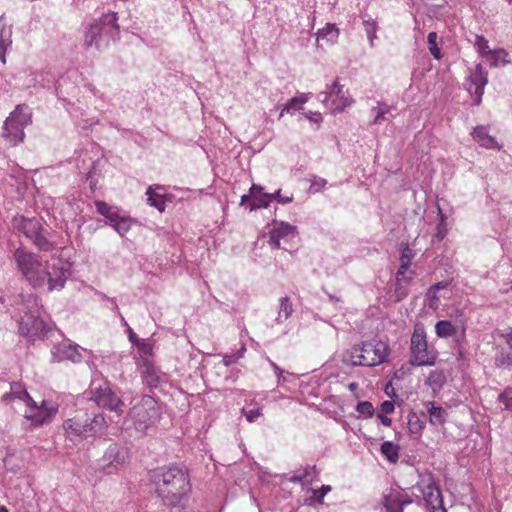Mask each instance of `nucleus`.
Instances as JSON below:
<instances>
[{
  "mask_svg": "<svg viewBox=\"0 0 512 512\" xmlns=\"http://www.w3.org/2000/svg\"><path fill=\"white\" fill-rule=\"evenodd\" d=\"M245 352H246V346H245V344H242L241 347L237 351H235L233 354H234L236 360L238 361L239 359L244 357Z\"/></svg>",
  "mask_w": 512,
  "mask_h": 512,
  "instance_id": "59",
  "label": "nucleus"
},
{
  "mask_svg": "<svg viewBox=\"0 0 512 512\" xmlns=\"http://www.w3.org/2000/svg\"><path fill=\"white\" fill-rule=\"evenodd\" d=\"M363 26H364V30H365L367 39L369 41V44L371 47H373L374 41L377 38V35H376L377 29H378L377 23L374 19H372L371 17H368L367 19L366 18L363 19Z\"/></svg>",
  "mask_w": 512,
  "mask_h": 512,
  "instance_id": "41",
  "label": "nucleus"
},
{
  "mask_svg": "<svg viewBox=\"0 0 512 512\" xmlns=\"http://www.w3.org/2000/svg\"><path fill=\"white\" fill-rule=\"evenodd\" d=\"M437 294H438V291H436V289L433 288L432 286L428 289V291L426 293V298L430 302L429 303L430 306L438 303L439 297Z\"/></svg>",
  "mask_w": 512,
  "mask_h": 512,
  "instance_id": "52",
  "label": "nucleus"
},
{
  "mask_svg": "<svg viewBox=\"0 0 512 512\" xmlns=\"http://www.w3.org/2000/svg\"><path fill=\"white\" fill-rule=\"evenodd\" d=\"M249 193H250L252 199H254L255 197L261 195V193H264L263 187L258 184H253L249 190Z\"/></svg>",
  "mask_w": 512,
  "mask_h": 512,
  "instance_id": "56",
  "label": "nucleus"
},
{
  "mask_svg": "<svg viewBox=\"0 0 512 512\" xmlns=\"http://www.w3.org/2000/svg\"><path fill=\"white\" fill-rule=\"evenodd\" d=\"M119 33L117 13L109 11L85 27L84 46L101 49L106 47L110 41L118 39Z\"/></svg>",
  "mask_w": 512,
  "mask_h": 512,
  "instance_id": "5",
  "label": "nucleus"
},
{
  "mask_svg": "<svg viewBox=\"0 0 512 512\" xmlns=\"http://www.w3.org/2000/svg\"><path fill=\"white\" fill-rule=\"evenodd\" d=\"M377 417L379 418V420L381 421V423L384 425V426H390L391 423H392V420L388 417L387 414H382V413H378L377 414Z\"/></svg>",
  "mask_w": 512,
  "mask_h": 512,
  "instance_id": "58",
  "label": "nucleus"
},
{
  "mask_svg": "<svg viewBox=\"0 0 512 512\" xmlns=\"http://www.w3.org/2000/svg\"><path fill=\"white\" fill-rule=\"evenodd\" d=\"M380 451L390 463H396L399 459V446L391 441L383 442Z\"/></svg>",
  "mask_w": 512,
  "mask_h": 512,
  "instance_id": "38",
  "label": "nucleus"
},
{
  "mask_svg": "<svg viewBox=\"0 0 512 512\" xmlns=\"http://www.w3.org/2000/svg\"><path fill=\"white\" fill-rule=\"evenodd\" d=\"M272 202L270 193H261V195L255 197L250 204V211L257 210L259 208H267Z\"/></svg>",
  "mask_w": 512,
  "mask_h": 512,
  "instance_id": "43",
  "label": "nucleus"
},
{
  "mask_svg": "<svg viewBox=\"0 0 512 512\" xmlns=\"http://www.w3.org/2000/svg\"><path fill=\"white\" fill-rule=\"evenodd\" d=\"M87 438L88 437H101L106 434L108 424L102 414H96L92 418L84 420Z\"/></svg>",
  "mask_w": 512,
  "mask_h": 512,
  "instance_id": "25",
  "label": "nucleus"
},
{
  "mask_svg": "<svg viewBox=\"0 0 512 512\" xmlns=\"http://www.w3.org/2000/svg\"><path fill=\"white\" fill-rule=\"evenodd\" d=\"M117 315H118V317L120 318L121 323H122V325H123V326H125V327H127V328H128V327H130V326L128 325V323L126 322L125 318L123 317V315L121 314V312H120V311H118V314H117Z\"/></svg>",
  "mask_w": 512,
  "mask_h": 512,
  "instance_id": "64",
  "label": "nucleus"
},
{
  "mask_svg": "<svg viewBox=\"0 0 512 512\" xmlns=\"http://www.w3.org/2000/svg\"><path fill=\"white\" fill-rule=\"evenodd\" d=\"M408 429L411 434L418 435L422 432L425 424L415 412H410L407 416Z\"/></svg>",
  "mask_w": 512,
  "mask_h": 512,
  "instance_id": "40",
  "label": "nucleus"
},
{
  "mask_svg": "<svg viewBox=\"0 0 512 512\" xmlns=\"http://www.w3.org/2000/svg\"><path fill=\"white\" fill-rule=\"evenodd\" d=\"M416 488L422 493L427 506L432 512H446L442 494L432 476H427L417 483Z\"/></svg>",
  "mask_w": 512,
  "mask_h": 512,
  "instance_id": "13",
  "label": "nucleus"
},
{
  "mask_svg": "<svg viewBox=\"0 0 512 512\" xmlns=\"http://www.w3.org/2000/svg\"><path fill=\"white\" fill-rule=\"evenodd\" d=\"M139 351L143 355H152L153 353V345L147 340L144 343H141V347Z\"/></svg>",
  "mask_w": 512,
  "mask_h": 512,
  "instance_id": "54",
  "label": "nucleus"
},
{
  "mask_svg": "<svg viewBox=\"0 0 512 512\" xmlns=\"http://www.w3.org/2000/svg\"><path fill=\"white\" fill-rule=\"evenodd\" d=\"M356 411L364 418H371L374 415V407L369 401L359 402L356 406Z\"/></svg>",
  "mask_w": 512,
  "mask_h": 512,
  "instance_id": "47",
  "label": "nucleus"
},
{
  "mask_svg": "<svg viewBox=\"0 0 512 512\" xmlns=\"http://www.w3.org/2000/svg\"><path fill=\"white\" fill-rule=\"evenodd\" d=\"M157 496L171 507L182 505L191 492L190 477L186 469L176 465L154 469L150 475Z\"/></svg>",
  "mask_w": 512,
  "mask_h": 512,
  "instance_id": "2",
  "label": "nucleus"
},
{
  "mask_svg": "<svg viewBox=\"0 0 512 512\" xmlns=\"http://www.w3.org/2000/svg\"><path fill=\"white\" fill-rule=\"evenodd\" d=\"M27 407L29 410L26 411L25 418L35 427L49 423L58 412V405L48 400H43L40 406L34 401V405Z\"/></svg>",
  "mask_w": 512,
  "mask_h": 512,
  "instance_id": "14",
  "label": "nucleus"
},
{
  "mask_svg": "<svg viewBox=\"0 0 512 512\" xmlns=\"http://www.w3.org/2000/svg\"><path fill=\"white\" fill-rule=\"evenodd\" d=\"M272 201H277L280 204H288L293 201V194L282 195L281 189H278L274 193H270Z\"/></svg>",
  "mask_w": 512,
  "mask_h": 512,
  "instance_id": "49",
  "label": "nucleus"
},
{
  "mask_svg": "<svg viewBox=\"0 0 512 512\" xmlns=\"http://www.w3.org/2000/svg\"><path fill=\"white\" fill-rule=\"evenodd\" d=\"M12 45V28L0 17V59L5 63V54Z\"/></svg>",
  "mask_w": 512,
  "mask_h": 512,
  "instance_id": "29",
  "label": "nucleus"
},
{
  "mask_svg": "<svg viewBox=\"0 0 512 512\" xmlns=\"http://www.w3.org/2000/svg\"><path fill=\"white\" fill-rule=\"evenodd\" d=\"M473 46L476 49L480 57L484 58L490 53L492 49L489 47L488 40L483 35H476L473 42Z\"/></svg>",
  "mask_w": 512,
  "mask_h": 512,
  "instance_id": "42",
  "label": "nucleus"
},
{
  "mask_svg": "<svg viewBox=\"0 0 512 512\" xmlns=\"http://www.w3.org/2000/svg\"><path fill=\"white\" fill-rule=\"evenodd\" d=\"M95 207L96 211L105 217V224L111 226L120 236H124L135 223L133 218L121 213L118 207L104 201H96Z\"/></svg>",
  "mask_w": 512,
  "mask_h": 512,
  "instance_id": "9",
  "label": "nucleus"
},
{
  "mask_svg": "<svg viewBox=\"0 0 512 512\" xmlns=\"http://www.w3.org/2000/svg\"><path fill=\"white\" fill-rule=\"evenodd\" d=\"M86 349L75 343H61L51 349V359L53 362H62L69 360L73 363H79L83 360V353Z\"/></svg>",
  "mask_w": 512,
  "mask_h": 512,
  "instance_id": "19",
  "label": "nucleus"
},
{
  "mask_svg": "<svg viewBox=\"0 0 512 512\" xmlns=\"http://www.w3.org/2000/svg\"><path fill=\"white\" fill-rule=\"evenodd\" d=\"M310 93H302L299 96L289 99L283 106L279 113V118H282L285 113H294L300 111L302 106L309 100Z\"/></svg>",
  "mask_w": 512,
  "mask_h": 512,
  "instance_id": "32",
  "label": "nucleus"
},
{
  "mask_svg": "<svg viewBox=\"0 0 512 512\" xmlns=\"http://www.w3.org/2000/svg\"><path fill=\"white\" fill-rule=\"evenodd\" d=\"M412 499L394 489L384 494L381 500L382 512H403L405 506L412 503Z\"/></svg>",
  "mask_w": 512,
  "mask_h": 512,
  "instance_id": "20",
  "label": "nucleus"
},
{
  "mask_svg": "<svg viewBox=\"0 0 512 512\" xmlns=\"http://www.w3.org/2000/svg\"><path fill=\"white\" fill-rule=\"evenodd\" d=\"M297 227L284 221L274 220L268 232V243L274 249L281 248V241H288L297 236Z\"/></svg>",
  "mask_w": 512,
  "mask_h": 512,
  "instance_id": "18",
  "label": "nucleus"
},
{
  "mask_svg": "<svg viewBox=\"0 0 512 512\" xmlns=\"http://www.w3.org/2000/svg\"><path fill=\"white\" fill-rule=\"evenodd\" d=\"M293 304L288 296L281 297L279 300L278 315L275 319L277 324L284 323L293 313Z\"/></svg>",
  "mask_w": 512,
  "mask_h": 512,
  "instance_id": "35",
  "label": "nucleus"
},
{
  "mask_svg": "<svg viewBox=\"0 0 512 512\" xmlns=\"http://www.w3.org/2000/svg\"><path fill=\"white\" fill-rule=\"evenodd\" d=\"M63 428L66 437L74 443H80L87 438L86 432L84 431V421L77 417L67 419L63 423Z\"/></svg>",
  "mask_w": 512,
  "mask_h": 512,
  "instance_id": "23",
  "label": "nucleus"
},
{
  "mask_svg": "<svg viewBox=\"0 0 512 512\" xmlns=\"http://www.w3.org/2000/svg\"><path fill=\"white\" fill-rule=\"evenodd\" d=\"M499 335L504 339L511 353L505 351L503 348L499 349L495 354L494 363L498 368L512 371V327L500 330Z\"/></svg>",
  "mask_w": 512,
  "mask_h": 512,
  "instance_id": "22",
  "label": "nucleus"
},
{
  "mask_svg": "<svg viewBox=\"0 0 512 512\" xmlns=\"http://www.w3.org/2000/svg\"><path fill=\"white\" fill-rule=\"evenodd\" d=\"M394 409H395V407H394L393 402L386 400V401L381 403L380 410H379L378 413L389 415V414H392L394 412Z\"/></svg>",
  "mask_w": 512,
  "mask_h": 512,
  "instance_id": "53",
  "label": "nucleus"
},
{
  "mask_svg": "<svg viewBox=\"0 0 512 512\" xmlns=\"http://www.w3.org/2000/svg\"><path fill=\"white\" fill-rule=\"evenodd\" d=\"M16 399L23 401L26 405H34L33 398L28 394L26 388L18 382L11 384L10 392L4 394L2 397V400L6 403Z\"/></svg>",
  "mask_w": 512,
  "mask_h": 512,
  "instance_id": "28",
  "label": "nucleus"
},
{
  "mask_svg": "<svg viewBox=\"0 0 512 512\" xmlns=\"http://www.w3.org/2000/svg\"><path fill=\"white\" fill-rule=\"evenodd\" d=\"M438 214L440 217V221L436 227L435 237L437 238L438 241H441L444 239V237L447 233V229H446L445 215L443 214L440 207H438Z\"/></svg>",
  "mask_w": 512,
  "mask_h": 512,
  "instance_id": "48",
  "label": "nucleus"
},
{
  "mask_svg": "<svg viewBox=\"0 0 512 512\" xmlns=\"http://www.w3.org/2000/svg\"><path fill=\"white\" fill-rule=\"evenodd\" d=\"M391 110L392 106L388 105L385 102L378 101L376 106L372 107L370 110L371 115L373 116L371 125H380L383 122L387 121V115L390 114Z\"/></svg>",
  "mask_w": 512,
  "mask_h": 512,
  "instance_id": "34",
  "label": "nucleus"
},
{
  "mask_svg": "<svg viewBox=\"0 0 512 512\" xmlns=\"http://www.w3.org/2000/svg\"><path fill=\"white\" fill-rule=\"evenodd\" d=\"M467 321L463 317L450 320H439L435 324V333L439 338L454 337L456 343L461 344L466 337Z\"/></svg>",
  "mask_w": 512,
  "mask_h": 512,
  "instance_id": "15",
  "label": "nucleus"
},
{
  "mask_svg": "<svg viewBox=\"0 0 512 512\" xmlns=\"http://www.w3.org/2000/svg\"><path fill=\"white\" fill-rule=\"evenodd\" d=\"M331 491V486L329 485H322L320 489H311L310 492L312 494V497L310 501H314L316 503H323L324 497ZM312 502H310L311 504Z\"/></svg>",
  "mask_w": 512,
  "mask_h": 512,
  "instance_id": "46",
  "label": "nucleus"
},
{
  "mask_svg": "<svg viewBox=\"0 0 512 512\" xmlns=\"http://www.w3.org/2000/svg\"><path fill=\"white\" fill-rule=\"evenodd\" d=\"M90 394V399L99 407L117 413L118 417L122 414L124 403L108 383L104 382L97 386L93 383Z\"/></svg>",
  "mask_w": 512,
  "mask_h": 512,
  "instance_id": "10",
  "label": "nucleus"
},
{
  "mask_svg": "<svg viewBox=\"0 0 512 512\" xmlns=\"http://www.w3.org/2000/svg\"><path fill=\"white\" fill-rule=\"evenodd\" d=\"M161 410L155 398L144 395L130 409L128 418L125 420V430L134 428V433H129L130 437L139 438L145 435L149 427L159 420Z\"/></svg>",
  "mask_w": 512,
  "mask_h": 512,
  "instance_id": "4",
  "label": "nucleus"
},
{
  "mask_svg": "<svg viewBox=\"0 0 512 512\" xmlns=\"http://www.w3.org/2000/svg\"><path fill=\"white\" fill-rule=\"evenodd\" d=\"M446 383V375L443 370H432L427 379L426 384L434 391H439Z\"/></svg>",
  "mask_w": 512,
  "mask_h": 512,
  "instance_id": "36",
  "label": "nucleus"
},
{
  "mask_svg": "<svg viewBox=\"0 0 512 512\" xmlns=\"http://www.w3.org/2000/svg\"><path fill=\"white\" fill-rule=\"evenodd\" d=\"M389 355L388 345L383 341H368L351 348L346 361L353 366L372 367L386 361Z\"/></svg>",
  "mask_w": 512,
  "mask_h": 512,
  "instance_id": "7",
  "label": "nucleus"
},
{
  "mask_svg": "<svg viewBox=\"0 0 512 512\" xmlns=\"http://www.w3.org/2000/svg\"><path fill=\"white\" fill-rule=\"evenodd\" d=\"M251 195L250 193L249 194H244L241 196V199H240V205H244L247 201H249L251 199Z\"/></svg>",
  "mask_w": 512,
  "mask_h": 512,
  "instance_id": "62",
  "label": "nucleus"
},
{
  "mask_svg": "<svg viewBox=\"0 0 512 512\" xmlns=\"http://www.w3.org/2000/svg\"><path fill=\"white\" fill-rule=\"evenodd\" d=\"M437 33L436 32H430L427 36V42H428V48L431 53V55L435 59H440L442 57L441 51L437 46Z\"/></svg>",
  "mask_w": 512,
  "mask_h": 512,
  "instance_id": "45",
  "label": "nucleus"
},
{
  "mask_svg": "<svg viewBox=\"0 0 512 512\" xmlns=\"http://www.w3.org/2000/svg\"><path fill=\"white\" fill-rule=\"evenodd\" d=\"M415 252L412 250L408 244L401 243L400 244V265L399 269L403 270H411L410 266L415 257Z\"/></svg>",
  "mask_w": 512,
  "mask_h": 512,
  "instance_id": "37",
  "label": "nucleus"
},
{
  "mask_svg": "<svg viewBox=\"0 0 512 512\" xmlns=\"http://www.w3.org/2000/svg\"><path fill=\"white\" fill-rule=\"evenodd\" d=\"M242 413L249 423L256 421L262 415V406L254 404L253 407H244Z\"/></svg>",
  "mask_w": 512,
  "mask_h": 512,
  "instance_id": "44",
  "label": "nucleus"
},
{
  "mask_svg": "<svg viewBox=\"0 0 512 512\" xmlns=\"http://www.w3.org/2000/svg\"><path fill=\"white\" fill-rule=\"evenodd\" d=\"M319 472L315 465L300 467L294 475L288 478L291 483H300L302 487L308 486L317 479Z\"/></svg>",
  "mask_w": 512,
  "mask_h": 512,
  "instance_id": "27",
  "label": "nucleus"
},
{
  "mask_svg": "<svg viewBox=\"0 0 512 512\" xmlns=\"http://www.w3.org/2000/svg\"><path fill=\"white\" fill-rule=\"evenodd\" d=\"M31 111L27 105H17L5 120L2 135L15 146L23 141L24 129L31 123Z\"/></svg>",
  "mask_w": 512,
  "mask_h": 512,
  "instance_id": "8",
  "label": "nucleus"
},
{
  "mask_svg": "<svg viewBox=\"0 0 512 512\" xmlns=\"http://www.w3.org/2000/svg\"><path fill=\"white\" fill-rule=\"evenodd\" d=\"M473 139L483 148L500 150L502 145L497 142L495 137L489 134L488 127L479 125L471 133Z\"/></svg>",
  "mask_w": 512,
  "mask_h": 512,
  "instance_id": "26",
  "label": "nucleus"
},
{
  "mask_svg": "<svg viewBox=\"0 0 512 512\" xmlns=\"http://www.w3.org/2000/svg\"><path fill=\"white\" fill-rule=\"evenodd\" d=\"M319 100L331 111L342 112L351 104L348 90L335 80L331 85H327L326 89L319 93Z\"/></svg>",
  "mask_w": 512,
  "mask_h": 512,
  "instance_id": "11",
  "label": "nucleus"
},
{
  "mask_svg": "<svg viewBox=\"0 0 512 512\" xmlns=\"http://www.w3.org/2000/svg\"><path fill=\"white\" fill-rule=\"evenodd\" d=\"M129 341L133 344L134 342L138 341L139 337L137 334L133 331L131 327H128L127 330Z\"/></svg>",
  "mask_w": 512,
  "mask_h": 512,
  "instance_id": "60",
  "label": "nucleus"
},
{
  "mask_svg": "<svg viewBox=\"0 0 512 512\" xmlns=\"http://www.w3.org/2000/svg\"><path fill=\"white\" fill-rule=\"evenodd\" d=\"M269 363H270L271 367L274 370V373L276 374V376L278 378V383H280L284 371L276 363H274L273 361L269 360Z\"/></svg>",
  "mask_w": 512,
  "mask_h": 512,
  "instance_id": "57",
  "label": "nucleus"
},
{
  "mask_svg": "<svg viewBox=\"0 0 512 512\" xmlns=\"http://www.w3.org/2000/svg\"><path fill=\"white\" fill-rule=\"evenodd\" d=\"M424 406L429 415V422L431 425L437 426L445 423L447 418V411L441 406H437L433 401H427Z\"/></svg>",
  "mask_w": 512,
  "mask_h": 512,
  "instance_id": "30",
  "label": "nucleus"
},
{
  "mask_svg": "<svg viewBox=\"0 0 512 512\" xmlns=\"http://www.w3.org/2000/svg\"><path fill=\"white\" fill-rule=\"evenodd\" d=\"M339 36L338 28L331 23H327L322 29L317 32V40H326L327 42L334 43Z\"/></svg>",
  "mask_w": 512,
  "mask_h": 512,
  "instance_id": "39",
  "label": "nucleus"
},
{
  "mask_svg": "<svg viewBox=\"0 0 512 512\" xmlns=\"http://www.w3.org/2000/svg\"><path fill=\"white\" fill-rule=\"evenodd\" d=\"M14 260L22 276L34 288L47 287L50 292L62 290L71 275L69 262L55 259L49 263L40 255L25 249H16Z\"/></svg>",
  "mask_w": 512,
  "mask_h": 512,
  "instance_id": "1",
  "label": "nucleus"
},
{
  "mask_svg": "<svg viewBox=\"0 0 512 512\" xmlns=\"http://www.w3.org/2000/svg\"><path fill=\"white\" fill-rule=\"evenodd\" d=\"M409 363L414 367L433 366L438 358V351L428 344L426 330L423 324L416 323L410 338Z\"/></svg>",
  "mask_w": 512,
  "mask_h": 512,
  "instance_id": "6",
  "label": "nucleus"
},
{
  "mask_svg": "<svg viewBox=\"0 0 512 512\" xmlns=\"http://www.w3.org/2000/svg\"><path fill=\"white\" fill-rule=\"evenodd\" d=\"M15 313L18 315L20 335L31 341L43 339L51 331V327L40 317V299L32 294H20L15 301Z\"/></svg>",
  "mask_w": 512,
  "mask_h": 512,
  "instance_id": "3",
  "label": "nucleus"
},
{
  "mask_svg": "<svg viewBox=\"0 0 512 512\" xmlns=\"http://www.w3.org/2000/svg\"><path fill=\"white\" fill-rule=\"evenodd\" d=\"M499 400L505 405L506 409L512 411V388H506L499 395Z\"/></svg>",
  "mask_w": 512,
  "mask_h": 512,
  "instance_id": "50",
  "label": "nucleus"
},
{
  "mask_svg": "<svg viewBox=\"0 0 512 512\" xmlns=\"http://www.w3.org/2000/svg\"><path fill=\"white\" fill-rule=\"evenodd\" d=\"M415 272L413 270L399 269L396 273L394 293L398 301L404 299L409 292V286L414 278Z\"/></svg>",
  "mask_w": 512,
  "mask_h": 512,
  "instance_id": "24",
  "label": "nucleus"
},
{
  "mask_svg": "<svg viewBox=\"0 0 512 512\" xmlns=\"http://www.w3.org/2000/svg\"><path fill=\"white\" fill-rule=\"evenodd\" d=\"M144 380L150 387L156 388L167 381V376L153 365L147 364L144 371Z\"/></svg>",
  "mask_w": 512,
  "mask_h": 512,
  "instance_id": "33",
  "label": "nucleus"
},
{
  "mask_svg": "<svg viewBox=\"0 0 512 512\" xmlns=\"http://www.w3.org/2000/svg\"><path fill=\"white\" fill-rule=\"evenodd\" d=\"M326 184H327L326 179L321 178V177H314L311 182V185L309 187V191L311 193L320 192L326 186Z\"/></svg>",
  "mask_w": 512,
  "mask_h": 512,
  "instance_id": "51",
  "label": "nucleus"
},
{
  "mask_svg": "<svg viewBox=\"0 0 512 512\" xmlns=\"http://www.w3.org/2000/svg\"><path fill=\"white\" fill-rule=\"evenodd\" d=\"M488 84V72L481 63H478L467 78V90L474 97V105L482 102L484 89Z\"/></svg>",
  "mask_w": 512,
  "mask_h": 512,
  "instance_id": "17",
  "label": "nucleus"
},
{
  "mask_svg": "<svg viewBox=\"0 0 512 512\" xmlns=\"http://www.w3.org/2000/svg\"><path fill=\"white\" fill-rule=\"evenodd\" d=\"M222 362L225 366H230L237 362L235 356L233 353L230 354H223L222 355Z\"/></svg>",
  "mask_w": 512,
  "mask_h": 512,
  "instance_id": "55",
  "label": "nucleus"
},
{
  "mask_svg": "<svg viewBox=\"0 0 512 512\" xmlns=\"http://www.w3.org/2000/svg\"><path fill=\"white\" fill-rule=\"evenodd\" d=\"M484 58L489 62L490 67L493 68L503 67L511 63L509 53L504 48L492 49Z\"/></svg>",
  "mask_w": 512,
  "mask_h": 512,
  "instance_id": "31",
  "label": "nucleus"
},
{
  "mask_svg": "<svg viewBox=\"0 0 512 512\" xmlns=\"http://www.w3.org/2000/svg\"><path fill=\"white\" fill-rule=\"evenodd\" d=\"M111 304H112V309L116 312V314H118V311H119V308H118V305H117V302H116V299L115 298H109L108 299Z\"/></svg>",
  "mask_w": 512,
  "mask_h": 512,
  "instance_id": "63",
  "label": "nucleus"
},
{
  "mask_svg": "<svg viewBox=\"0 0 512 512\" xmlns=\"http://www.w3.org/2000/svg\"><path fill=\"white\" fill-rule=\"evenodd\" d=\"M129 460L127 448L116 443L111 444L99 460V468L103 473L111 475L119 471Z\"/></svg>",
  "mask_w": 512,
  "mask_h": 512,
  "instance_id": "12",
  "label": "nucleus"
},
{
  "mask_svg": "<svg viewBox=\"0 0 512 512\" xmlns=\"http://www.w3.org/2000/svg\"><path fill=\"white\" fill-rule=\"evenodd\" d=\"M448 285H449V283H448V282H446V281H441V282H438V283H436V284L432 285V287H433V288H435V289H436V291H439V290H441V289H445V288H447V287H448Z\"/></svg>",
  "mask_w": 512,
  "mask_h": 512,
  "instance_id": "61",
  "label": "nucleus"
},
{
  "mask_svg": "<svg viewBox=\"0 0 512 512\" xmlns=\"http://www.w3.org/2000/svg\"><path fill=\"white\" fill-rule=\"evenodd\" d=\"M19 229L29 238L40 250L50 251L52 243L43 235L42 226L35 218H22Z\"/></svg>",
  "mask_w": 512,
  "mask_h": 512,
  "instance_id": "16",
  "label": "nucleus"
},
{
  "mask_svg": "<svg viewBox=\"0 0 512 512\" xmlns=\"http://www.w3.org/2000/svg\"><path fill=\"white\" fill-rule=\"evenodd\" d=\"M147 196V204L154 207L160 213L166 210V203L172 200V195L166 193V189L162 185H150L145 192Z\"/></svg>",
  "mask_w": 512,
  "mask_h": 512,
  "instance_id": "21",
  "label": "nucleus"
}]
</instances>
